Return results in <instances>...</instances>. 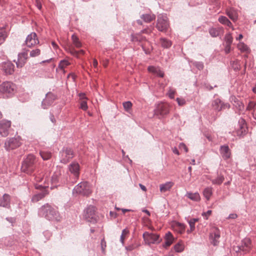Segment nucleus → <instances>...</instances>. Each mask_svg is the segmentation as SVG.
I'll return each mask as SVG.
<instances>
[{
    "label": "nucleus",
    "mask_w": 256,
    "mask_h": 256,
    "mask_svg": "<svg viewBox=\"0 0 256 256\" xmlns=\"http://www.w3.org/2000/svg\"><path fill=\"white\" fill-rule=\"evenodd\" d=\"M38 214L40 216L49 220L58 222L62 220V217L56 209L48 204L43 205L39 208Z\"/></svg>",
    "instance_id": "1"
},
{
    "label": "nucleus",
    "mask_w": 256,
    "mask_h": 256,
    "mask_svg": "<svg viewBox=\"0 0 256 256\" xmlns=\"http://www.w3.org/2000/svg\"><path fill=\"white\" fill-rule=\"evenodd\" d=\"M252 244L250 238L242 239L236 245H233L232 250L238 255H244L249 253L252 250Z\"/></svg>",
    "instance_id": "2"
},
{
    "label": "nucleus",
    "mask_w": 256,
    "mask_h": 256,
    "mask_svg": "<svg viewBox=\"0 0 256 256\" xmlns=\"http://www.w3.org/2000/svg\"><path fill=\"white\" fill-rule=\"evenodd\" d=\"M36 158L34 155L32 154L28 155L22 163V170L28 174H32L36 168Z\"/></svg>",
    "instance_id": "3"
},
{
    "label": "nucleus",
    "mask_w": 256,
    "mask_h": 256,
    "mask_svg": "<svg viewBox=\"0 0 256 256\" xmlns=\"http://www.w3.org/2000/svg\"><path fill=\"white\" fill-rule=\"evenodd\" d=\"M68 171L70 174L68 178L70 186H72L76 182L80 176V166L76 162H72L68 166Z\"/></svg>",
    "instance_id": "4"
},
{
    "label": "nucleus",
    "mask_w": 256,
    "mask_h": 256,
    "mask_svg": "<svg viewBox=\"0 0 256 256\" xmlns=\"http://www.w3.org/2000/svg\"><path fill=\"white\" fill-rule=\"evenodd\" d=\"M72 193L88 196L92 193L90 184L86 181L80 182L74 188Z\"/></svg>",
    "instance_id": "5"
},
{
    "label": "nucleus",
    "mask_w": 256,
    "mask_h": 256,
    "mask_svg": "<svg viewBox=\"0 0 256 256\" xmlns=\"http://www.w3.org/2000/svg\"><path fill=\"white\" fill-rule=\"evenodd\" d=\"M170 106L166 102H160L156 105L154 110V115L159 118H164L169 114Z\"/></svg>",
    "instance_id": "6"
},
{
    "label": "nucleus",
    "mask_w": 256,
    "mask_h": 256,
    "mask_svg": "<svg viewBox=\"0 0 256 256\" xmlns=\"http://www.w3.org/2000/svg\"><path fill=\"white\" fill-rule=\"evenodd\" d=\"M52 183L54 186H57L61 184H68L70 185L68 177L66 175L62 176L60 170L56 172L52 176Z\"/></svg>",
    "instance_id": "7"
},
{
    "label": "nucleus",
    "mask_w": 256,
    "mask_h": 256,
    "mask_svg": "<svg viewBox=\"0 0 256 256\" xmlns=\"http://www.w3.org/2000/svg\"><path fill=\"white\" fill-rule=\"evenodd\" d=\"M60 160L61 163L66 164L74 156V152L72 148L64 147L60 152Z\"/></svg>",
    "instance_id": "8"
},
{
    "label": "nucleus",
    "mask_w": 256,
    "mask_h": 256,
    "mask_svg": "<svg viewBox=\"0 0 256 256\" xmlns=\"http://www.w3.org/2000/svg\"><path fill=\"white\" fill-rule=\"evenodd\" d=\"M169 27L168 18L166 14H160L158 16L156 28L160 32H166Z\"/></svg>",
    "instance_id": "9"
},
{
    "label": "nucleus",
    "mask_w": 256,
    "mask_h": 256,
    "mask_svg": "<svg viewBox=\"0 0 256 256\" xmlns=\"http://www.w3.org/2000/svg\"><path fill=\"white\" fill-rule=\"evenodd\" d=\"M15 90V84L10 82H4L0 85V92L4 94H12Z\"/></svg>",
    "instance_id": "10"
},
{
    "label": "nucleus",
    "mask_w": 256,
    "mask_h": 256,
    "mask_svg": "<svg viewBox=\"0 0 256 256\" xmlns=\"http://www.w3.org/2000/svg\"><path fill=\"white\" fill-rule=\"evenodd\" d=\"M211 106L212 110L218 112L225 108H230V104L228 102H224L220 98H217L212 102Z\"/></svg>",
    "instance_id": "11"
},
{
    "label": "nucleus",
    "mask_w": 256,
    "mask_h": 256,
    "mask_svg": "<svg viewBox=\"0 0 256 256\" xmlns=\"http://www.w3.org/2000/svg\"><path fill=\"white\" fill-rule=\"evenodd\" d=\"M57 96L52 92H48L46 94L45 98L42 102V107L44 109L48 108L52 104L56 99Z\"/></svg>",
    "instance_id": "12"
},
{
    "label": "nucleus",
    "mask_w": 256,
    "mask_h": 256,
    "mask_svg": "<svg viewBox=\"0 0 256 256\" xmlns=\"http://www.w3.org/2000/svg\"><path fill=\"white\" fill-rule=\"evenodd\" d=\"M20 144L21 142L18 138H12L6 139L4 144V147L7 150H10L19 147Z\"/></svg>",
    "instance_id": "13"
},
{
    "label": "nucleus",
    "mask_w": 256,
    "mask_h": 256,
    "mask_svg": "<svg viewBox=\"0 0 256 256\" xmlns=\"http://www.w3.org/2000/svg\"><path fill=\"white\" fill-rule=\"evenodd\" d=\"M34 182V184L36 189H41L42 188H46L48 186L44 184L46 179L44 178L42 174H38L33 176Z\"/></svg>",
    "instance_id": "14"
},
{
    "label": "nucleus",
    "mask_w": 256,
    "mask_h": 256,
    "mask_svg": "<svg viewBox=\"0 0 256 256\" xmlns=\"http://www.w3.org/2000/svg\"><path fill=\"white\" fill-rule=\"evenodd\" d=\"M28 58V50H25L18 54L17 60H14L16 62L17 68H21L23 67L26 64Z\"/></svg>",
    "instance_id": "15"
},
{
    "label": "nucleus",
    "mask_w": 256,
    "mask_h": 256,
    "mask_svg": "<svg viewBox=\"0 0 256 256\" xmlns=\"http://www.w3.org/2000/svg\"><path fill=\"white\" fill-rule=\"evenodd\" d=\"M95 209V207L92 206H90L86 208L84 214V217L88 222H96Z\"/></svg>",
    "instance_id": "16"
},
{
    "label": "nucleus",
    "mask_w": 256,
    "mask_h": 256,
    "mask_svg": "<svg viewBox=\"0 0 256 256\" xmlns=\"http://www.w3.org/2000/svg\"><path fill=\"white\" fill-rule=\"evenodd\" d=\"M142 236L145 242L149 245L158 242L159 236L158 234L145 232Z\"/></svg>",
    "instance_id": "17"
},
{
    "label": "nucleus",
    "mask_w": 256,
    "mask_h": 256,
    "mask_svg": "<svg viewBox=\"0 0 256 256\" xmlns=\"http://www.w3.org/2000/svg\"><path fill=\"white\" fill-rule=\"evenodd\" d=\"M11 126V122L8 120L0 121V134L2 136H6L8 134V130Z\"/></svg>",
    "instance_id": "18"
},
{
    "label": "nucleus",
    "mask_w": 256,
    "mask_h": 256,
    "mask_svg": "<svg viewBox=\"0 0 256 256\" xmlns=\"http://www.w3.org/2000/svg\"><path fill=\"white\" fill-rule=\"evenodd\" d=\"M25 42L26 45L29 48L38 44L39 40L35 32L30 33L26 38Z\"/></svg>",
    "instance_id": "19"
},
{
    "label": "nucleus",
    "mask_w": 256,
    "mask_h": 256,
    "mask_svg": "<svg viewBox=\"0 0 256 256\" xmlns=\"http://www.w3.org/2000/svg\"><path fill=\"white\" fill-rule=\"evenodd\" d=\"M2 68L6 74H12L14 72V65L11 62L8 61L4 62Z\"/></svg>",
    "instance_id": "20"
},
{
    "label": "nucleus",
    "mask_w": 256,
    "mask_h": 256,
    "mask_svg": "<svg viewBox=\"0 0 256 256\" xmlns=\"http://www.w3.org/2000/svg\"><path fill=\"white\" fill-rule=\"evenodd\" d=\"M220 152L224 160H227L230 158L231 152L228 145L221 146L220 148Z\"/></svg>",
    "instance_id": "21"
},
{
    "label": "nucleus",
    "mask_w": 256,
    "mask_h": 256,
    "mask_svg": "<svg viewBox=\"0 0 256 256\" xmlns=\"http://www.w3.org/2000/svg\"><path fill=\"white\" fill-rule=\"evenodd\" d=\"M246 124L245 120L243 118H240L238 120V128L237 130V134L240 136H242L246 132Z\"/></svg>",
    "instance_id": "22"
},
{
    "label": "nucleus",
    "mask_w": 256,
    "mask_h": 256,
    "mask_svg": "<svg viewBox=\"0 0 256 256\" xmlns=\"http://www.w3.org/2000/svg\"><path fill=\"white\" fill-rule=\"evenodd\" d=\"M220 238V232L218 229H215L214 231L211 233L210 238L212 240L211 242L214 246H216L219 242V238Z\"/></svg>",
    "instance_id": "23"
},
{
    "label": "nucleus",
    "mask_w": 256,
    "mask_h": 256,
    "mask_svg": "<svg viewBox=\"0 0 256 256\" xmlns=\"http://www.w3.org/2000/svg\"><path fill=\"white\" fill-rule=\"evenodd\" d=\"M226 14L233 22H236L238 19V14L236 10L232 8L226 10Z\"/></svg>",
    "instance_id": "24"
},
{
    "label": "nucleus",
    "mask_w": 256,
    "mask_h": 256,
    "mask_svg": "<svg viewBox=\"0 0 256 256\" xmlns=\"http://www.w3.org/2000/svg\"><path fill=\"white\" fill-rule=\"evenodd\" d=\"M10 196L6 194H4L0 198V206L9 208L10 207Z\"/></svg>",
    "instance_id": "25"
},
{
    "label": "nucleus",
    "mask_w": 256,
    "mask_h": 256,
    "mask_svg": "<svg viewBox=\"0 0 256 256\" xmlns=\"http://www.w3.org/2000/svg\"><path fill=\"white\" fill-rule=\"evenodd\" d=\"M40 190H42L41 192L34 194L32 196V202H36L39 201L40 200L44 198L46 196V194H47L48 191L46 190V188H42Z\"/></svg>",
    "instance_id": "26"
},
{
    "label": "nucleus",
    "mask_w": 256,
    "mask_h": 256,
    "mask_svg": "<svg viewBox=\"0 0 256 256\" xmlns=\"http://www.w3.org/2000/svg\"><path fill=\"white\" fill-rule=\"evenodd\" d=\"M210 34L212 37L216 38L220 34L224 32L222 27L210 28L208 30Z\"/></svg>",
    "instance_id": "27"
},
{
    "label": "nucleus",
    "mask_w": 256,
    "mask_h": 256,
    "mask_svg": "<svg viewBox=\"0 0 256 256\" xmlns=\"http://www.w3.org/2000/svg\"><path fill=\"white\" fill-rule=\"evenodd\" d=\"M148 72L160 78H163L164 76V72L159 67L150 66L148 67Z\"/></svg>",
    "instance_id": "28"
},
{
    "label": "nucleus",
    "mask_w": 256,
    "mask_h": 256,
    "mask_svg": "<svg viewBox=\"0 0 256 256\" xmlns=\"http://www.w3.org/2000/svg\"><path fill=\"white\" fill-rule=\"evenodd\" d=\"M173 185L174 183L171 182H168L164 184H161L160 186V190L162 192H166L170 190Z\"/></svg>",
    "instance_id": "29"
},
{
    "label": "nucleus",
    "mask_w": 256,
    "mask_h": 256,
    "mask_svg": "<svg viewBox=\"0 0 256 256\" xmlns=\"http://www.w3.org/2000/svg\"><path fill=\"white\" fill-rule=\"evenodd\" d=\"M165 242L164 244V246H169L172 244L174 240V238L170 232H168L165 236Z\"/></svg>",
    "instance_id": "30"
},
{
    "label": "nucleus",
    "mask_w": 256,
    "mask_h": 256,
    "mask_svg": "<svg viewBox=\"0 0 256 256\" xmlns=\"http://www.w3.org/2000/svg\"><path fill=\"white\" fill-rule=\"evenodd\" d=\"M186 196L190 200L195 202H198L200 199V196L198 192L192 193L190 192H188L186 194Z\"/></svg>",
    "instance_id": "31"
},
{
    "label": "nucleus",
    "mask_w": 256,
    "mask_h": 256,
    "mask_svg": "<svg viewBox=\"0 0 256 256\" xmlns=\"http://www.w3.org/2000/svg\"><path fill=\"white\" fill-rule=\"evenodd\" d=\"M213 184L220 185L221 184L224 180V176L222 174H218L217 177L214 179H210Z\"/></svg>",
    "instance_id": "32"
},
{
    "label": "nucleus",
    "mask_w": 256,
    "mask_h": 256,
    "mask_svg": "<svg viewBox=\"0 0 256 256\" xmlns=\"http://www.w3.org/2000/svg\"><path fill=\"white\" fill-rule=\"evenodd\" d=\"M160 44L161 46L164 48H170L172 44V42L170 40L164 38H160Z\"/></svg>",
    "instance_id": "33"
},
{
    "label": "nucleus",
    "mask_w": 256,
    "mask_h": 256,
    "mask_svg": "<svg viewBox=\"0 0 256 256\" xmlns=\"http://www.w3.org/2000/svg\"><path fill=\"white\" fill-rule=\"evenodd\" d=\"M140 18L144 22H150L156 18V16L154 14H142Z\"/></svg>",
    "instance_id": "34"
},
{
    "label": "nucleus",
    "mask_w": 256,
    "mask_h": 256,
    "mask_svg": "<svg viewBox=\"0 0 256 256\" xmlns=\"http://www.w3.org/2000/svg\"><path fill=\"white\" fill-rule=\"evenodd\" d=\"M212 194V188L211 187L205 188L203 191V195L207 200H209Z\"/></svg>",
    "instance_id": "35"
},
{
    "label": "nucleus",
    "mask_w": 256,
    "mask_h": 256,
    "mask_svg": "<svg viewBox=\"0 0 256 256\" xmlns=\"http://www.w3.org/2000/svg\"><path fill=\"white\" fill-rule=\"evenodd\" d=\"M132 40L133 42H142L146 40V38L142 36V34L136 33L131 35Z\"/></svg>",
    "instance_id": "36"
},
{
    "label": "nucleus",
    "mask_w": 256,
    "mask_h": 256,
    "mask_svg": "<svg viewBox=\"0 0 256 256\" xmlns=\"http://www.w3.org/2000/svg\"><path fill=\"white\" fill-rule=\"evenodd\" d=\"M238 49L242 52H250V50L248 46L244 42H240L238 44Z\"/></svg>",
    "instance_id": "37"
},
{
    "label": "nucleus",
    "mask_w": 256,
    "mask_h": 256,
    "mask_svg": "<svg viewBox=\"0 0 256 256\" xmlns=\"http://www.w3.org/2000/svg\"><path fill=\"white\" fill-rule=\"evenodd\" d=\"M234 105L239 111H242L244 109V104L243 103L236 98H234Z\"/></svg>",
    "instance_id": "38"
},
{
    "label": "nucleus",
    "mask_w": 256,
    "mask_h": 256,
    "mask_svg": "<svg viewBox=\"0 0 256 256\" xmlns=\"http://www.w3.org/2000/svg\"><path fill=\"white\" fill-rule=\"evenodd\" d=\"M7 37L6 30L4 28H0V45L4 42Z\"/></svg>",
    "instance_id": "39"
},
{
    "label": "nucleus",
    "mask_w": 256,
    "mask_h": 256,
    "mask_svg": "<svg viewBox=\"0 0 256 256\" xmlns=\"http://www.w3.org/2000/svg\"><path fill=\"white\" fill-rule=\"evenodd\" d=\"M40 155L42 158L44 160H48L52 156V154L50 152L46 151H42L40 152Z\"/></svg>",
    "instance_id": "40"
},
{
    "label": "nucleus",
    "mask_w": 256,
    "mask_h": 256,
    "mask_svg": "<svg viewBox=\"0 0 256 256\" xmlns=\"http://www.w3.org/2000/svg\"><path fill=\"white\" fill-rule=\"evenodd\" d=\"M72 39L74 46L78 48L82 46V44L79 40L78 38L74 34H72Z\"/></svg>",
    "instance_id": "41"
},
{
    "label": "nucleus",
    "mask_w": 256,
    "mask_h": 256,
    "mask_svg": "<svg viewBox=\"0 0 256 256\" xmlns=\"http://www.w3.org/2000/svg\"><path fill=\"white\" fill-rule=\"evenodd\" d=\"M224 40L226 42V44L231 45L233 41V38L232 36V34L230 33L226 34L224 37Z\"/></svg>",
    "instance_id": "42"
},
{
    "label": "nucleus",
    "mask_w": 256,
    "mask_h": 256,
    "mask_svg": "<svg viewBox=\"0 0 256 256\" xmlns=\"http://www.w3.org/2000/svg\"><path fill=\"white\" fill-rule=\"evenodd\" d=\"M70 64V62L66 60H63L60 61L58 68L60 69H64L66 66H68Z\"/></svg>",
    "instance_id": "43"
},
{
    "label": "nucleus",
    "mask_w": 256,
    "mask_h": 256,
    "mask_svg": "<svg viewBox=\"0 0 256 256\" xmlns=\"http://www.w3.org/2000/svg\"><path fill=\"white\" fill-rule=\"evenodd\" d=\"M123 106L126 111L128 112L132 107V103L130 101L123 102Z\"/></svg>",
    "instance_id": "44"
},
{
    "label": "nucleus",
    "mask_w": 256,
    "mask_h": 256,
    "mask_svg": "<svg viewBox=\"0 0 256 256\" xmlns=\"http://www.w3.org/2000/svg\"><path fill=\"white\" fill-rule=\"evenodd\" d=\"M40 54V50L38 48H36L31 50L30 52V57H36L38 56Z\"/></svg>",
    "instance_id": "45"
},
{
    "label": "nucleus",
    "mask_w": 256,
    "mask_h": 256,
    "mask_svg": "<svg viewBox=\"0 0 256 256\" xmlns=\"http://www.w3.org/2000/svg\"><path fill=\"white\" fill-rule=\"evenodd\" d=\"M193 65L199 70H202L204 68V64L202 62H193Z\"/></svg>",
    "instance_id": "46"
},
{
    "label": "nucleus",
    "mask_w": 256,
    "mask_h": 256,
    "mask_svg": "<svg viewBox=\"0 0 256 256\" xmlns=\"http://www.w3.org/2000/svg\"><path fill=\"white\" fill-rule=\"evenodd\" d=\"M229 20L225 16H221L218 18V21L224 25Z\"/></svg>",
    "instance_id": "47"
},
{
    "label": "nucleus",
    "mask_w": 256,
    "mask_h": 256,
    "mask_svg": "<svg viewBox=\"0 0 256 256\" xmlns=\"http://www.w3.org/2000/svg\"><path fill=\"white\" fill-rule=\"evenodd\" d=\"M80 108L84 110H86L88 109L87 102L86 100H81Z\"/></svg>",
    "instance_id": "48"
},
{
    "label": "nucleus",
    "mask_w": 256,
    "mask_h": 256,
    "mask_svg": "<svg viewBox=\"0 0 256 256\" xmlns=\"http://www.w3.org/2000/svg\"><path fill=\"white\" fill-rule=\"evenodd\" d=\"M138 246V245L136 244H130L126 247V249L128 251H132Z\"/></svg>",
    "instance_id": "49"
},
{
    "label": "nucleus",
    "mask_w": 256,
    "mask_h": 256,
    "mask_svg": "<svg viewBox=\"0 0 256 256\" xmlns=\"http://www.w3.org/2000/svg\"><path fill=\"white\" fill-rule=\"evenodd\" d=\"M256 106V103L252 101H250L248 104V105L246 107V110H253L255 108L254 106Z\"/></svg>",
    "instance_id": "50"
},
{
    "label": "nucleus",
    "mask_w": 256,
    "mask_h": 256,
    "mask_svg": "<svg viewBox=\"0 0 256 256\" xmlns=\"http://www.w3.org/2000/svg\"><path fill=\"white\" fill-rule=\"evenodd\" d=\"M176 100L180 106H184L186 103L185 100L182 98H176Z\"/></svg>",
    "instance_id": "51"
},
{
    "label": "nucleus",
    "mask_w": 256,
    "mask_h": 256,
    "mask_svg": "<svg viewBox=\"0 0 256 256\" xmlns=\"http://www.w3.org/2000/svg\"><path fill=\"white\" fill-rule=\"evenodd\" d=\"M176 226L179 228L180 232H182L185 230V226L184 224L176 222Z\"/></svg>",
    "instance_id": "52"
},
{
    "label": "nucleus",
    "mask_w": 256,
    "mask_h": 256,
    "mask_svg": "<svg viewBox=\"0 0 256 256\" xmlns=\"http://www.w3.org/2000/svg\"><path fill=\"white\" fill-rule=\"evenodd\" d=\"M106 246V242L104 240V239H102L101 240V248L102 252H104Z\"/></svg>",
    "instance_id": "53"
},
{
    "label": "nucleus",
    "mask_w": 256,
    "mask_h": 256,
    "mask_svg": "<svg viewBox=\"0 0 256 256\" xmlns=\"http://www.w3.org/2000/svg\"><path fill=\"white\" fill-rule=\"evenodd\" d=\"M212 212L211 210H208L206 212H203L202 215L203 216L204 218H205L206 220H208V216L210 215Z\"/></svg>",
    "instance_id": "54"
},
{
    "label": "nucleus",
    "mask_w": 256,
    "mask_h": 256,
    "mask_svg": "<svg viewBox=\"0 0 256 256\" xmlns=\"http://www.w3.org/2000/svg\"><path fill=\"white\" fill-rule=\"evenodd\" d=\"M174 250L176 252H181L183 249L180 244H176L174 246Z\"/></svg>",
    "instance_id": "55"
},
{
    "label": "nucleus",
    "mask_w": 256,
    "mask_h": 256,
    "mask_svg": "<svg viewBox=\"0 0 256 256\" xmlns=\"http://www.w3.org/2000/svg\"><path fill=\"white\" fill-rule=\"evenodd\" d=\"M179 148L181 150H184L186 152H188V148L186 144L182 142L180 144Z\"/></svg>",
    "instance_id": "56"
},
{
    "label": "nucleus",
    "mask_w": 256,
    "mask_h": 256,
    "mask_svg": "<svg viewBox=\"0 0 256 256\" xmlns=\"http://www.w3.org/2000/svg\"><path fill=\"white\" fill-rule=\"evenodd\" d=\"M175 92L172 90H170L168 92V95L170 98L173 99L174 98Z\"/></svg>",
    "instance_id": "57"
},
{
    "label": "nucleus",
    "mask_w": 256,
    "mask_h": 256,
    "mask_svg": "<svg viewBox=\"0 0 256 256\" xmlns=\"http://www.w3.org/2000/svg\"><path fill=\"white\" fill-rule=\"evenodd\" d=\"M188 223L190 225V228H191V230H194L195 229V224L190 220H188Z\"/></svg>",
    "instance_id": "58"
},
{
    "label": "nucleus",
    "mask_w": 256,
    "mask_h": 256,
    "mask_svg": "<svg viewBox=\"0 0 256 256\" xmlns=\"http://www.w3.org/2000/svg\"><path fill=\"white\" fill-rule=\"evenodd\" d=\"M150 32H151V30H150L148 29V28H144L142 30L140 31V32L138 34H148Z\"/></svg>",
    "instance_id": "59"
},
{
    "label": "nucleus",
    "mask_w": 256,
    "mask_h": 256,
    "mask_svg": "<svg viewBox=\"0 0 256 256\" xmlns=\"http://www.w3.org/2000/svg\"><path fill=\"white\" fill-rule=\"evenodd\" d=\"M231 50V45L226 44L224 52L226 54H228Z\"/></svg>",
    "instance_id": "60"
},
{
    "label": "nucleus",
    "mask_w": 256,
    "mask_h": 256,
    "mask_svg": "<svg viewBox=\"0 0 256 256\" xmlns=\"http://www.w3.org/2000/svg\"><path fill=\"white\" fill-rule=\"evenodd\" d=\"M238 217V215L236 214H230L228 218L235 219Z\"/></svg>",
    "instance_id": "61"
},
{
    "label": "nucleus",
    "mask_w": 256,
    "mask_h": 256,
    "mask_svg": "<svg viewBox=\"0 0 256 256\" xmlns=\"http://www.w3.org/2000/svg\"><path fill=\"white\" fill-rule=\"evenodd\" d=\"M224 25L230 28H231L232 30H234V28L232 26V22L230 21V20L227 21V22Z\"/></svg>",
    "instance_id": "62"
},
{
    "label": "nucleus",
    "mask_w": 256,
    "mask_h": 256,
    "mask_svg": "<svg viewBox=\"0 0 256 256\" xmlns=\"http://www.w3.org/2000/svg\"><path fill=\"white\" fill-rule=\"evenodd\" d=\"M79 96H80V98L82 100H85V99H86L85 94L84 93L80 94Z\"/></svg>",
    "instance_id": "63"
},
{
    "label": "nucleus",
    "mask_w": 256,
    "mask_h": 256,
    "mask_svg": "<svg viewBox=\"0 0 256 256\" xmlns=\"http://www.w3.org/2000/svg\"><path fill=\"white\" fill-rule=\"evenodd\" d=\"M252 114L254 118L256 120V108L254 109Z\"/></svg>",
    "instance_id": "64"
}]
</instances>
